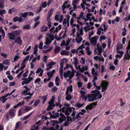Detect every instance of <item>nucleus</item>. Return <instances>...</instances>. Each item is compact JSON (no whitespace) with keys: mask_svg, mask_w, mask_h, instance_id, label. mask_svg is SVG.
Listing matches in <instances>:
<instances>
[{"mask_svg":"<svg viewBox=\"0 0 130 130\" xmlns=\"http://www.w3.org/2000/svg\"><path fill=\"white\" fill-rule=\"evenodd\" d=\"M51 43V41H50V39H49L48 38H47L46 39V43H45V44H48L50 43Z\"/></svg>","mask_w":130,"mask_h":130,"instance_id":"680f3d73","label":"nucleus"},{"mask_svg":"<svg viewBox=\"0 0 130 130\" xmlns=\"http://www.w3.org/2000/svg\"><path fill=\"white\" fill-rule=\"evenodd\" d=\"M84 44H82L76 50V53L77 54L78 53V51L80 49H82L83 48H84L85 46H84Z\"/></svg>","mask_w":130,"mask_h":130,"instance_id":"a878e982","label":"nucleus"},{"mask_svg":"<svg viewBox=\"0 0 130 130\" xmlns=\"http://www.w3.org/2000/svg\"><path fill=\"white\" fill-rule=\"evenodd\" d=\"M88 98V101H89L90 102H93L94 101H95L97 99L96 98Z\"/></svg>","mask_w":130,"mask_h":130,"instance_id":"09e8293b","label":"nucleus"},{"mask_svg":"<svg viewBox=\"0 0 130 130\" xmlns=\"http://www.w3.org/2000/svg\"><path fill=\"white\" fill-rule=\"evenodd\" d=\"M60 50V47H56L54 50V53H56L59 52Z\"/></svg>","mask_w":130,"mask_h":130,"instance_id":"58836bf2","label":"nucleus"},{"mask_svg":"<svg viewBox=\"0 0 130 130\" xmlns=\"http://www.w3.org/2000/svg\"><path fill=\"white\" fill-rule=\"evenodd\" d=\"M127 76L128 77L124 81V82L126 83L130 79V72H128L127 74Z\"/></svg>","mask_w":130,"mask_h":130,"instance_id":"f704fd0d","label":"nucleus"},{"mask_svg":"<svg viewBox=\"0 0 130 130\" xmlns=\"http://www.w3.org/2000/svg\"><path fill=\"white\" fill-rule=\"evenodd\" d=\"M56 64V63H55L53 61L49 63L47 65V67H49V68H51L52 66H54Z\"/></svg>","mask_w":130,"mask_h":130,"instance_id":"5701e85b","label":"nucleus"},{"mask_svg":"<svg viewBox=\"0 0 130 130\" xmlns=\"http://www.w3.org/2000/svg\"><path fill=\"white\" fill-rule=\"evenodd\" d=\"M64 64V62L63 61H61L60 63V68H63V65Z\"/></svg>","mask_w":130,"mask_h":130,"instance_id":"864d4df0","label":"nucleus"},{"mask_svg":"<svg viewBox=\"0 0 130 130\" xmlns=\"http://www.w3.org/2000/svg\"><path fill=\"white\" fill-rule=\"evenodd\" d=\"M93 106L92 104H91L90 105H88V106H87L86 107V110H91L93 108Z\"/></svg>","mask_w":130,"mask_h":130,"instance_id":"473e14b6","label":"nucleus"},{"mask_svg":"<svg viewBox=\"0 0 130 130\" xmlns=\"http://www.w3.org/2000/svg\"><path fill=\"white\" fill-rule=\"evenodd\" d=\"M41 81V79L40 78H38L35 81V83H38V84H40V82Z\"/></svg>","mask_w":130,"mask_h":130,"instance_id":"c03bdc74","label":"nucleus"},{"mask_svg":"<svg viewBox=\"0 0 130 130\" xmlns=\"http://www.w3.org/2000/svg\"><path fill=\"white\" fill-rule=\"evenodd\" d=\"M24 87L25 89H26V90H24L22 92L23 93H26L30 90V89L29 88H28L26 86H24Z\"/></svg>","mask_w":130,"mask_h":130,"instance_id":"4c0bfd02","label":"nucleus"},{"mask_svg":"<svg viewBox=\"0 0 130 130\" xmlns=\"http://www.w3.org/2000/svg\"><path fill=\"white\" fill-rule=\"evenodd\" d=\"M17 39L15 40V43H18L19 44L21 45L22 44V41L21 40V38L20 37H17Z\"/></svg>","mask_w":130,"mask_h":130,"instance_id":"f8f14e48","label":"nucleus"},{"mask_svg":"<svg viewBox=\"0 0 130 130\" xmlns=\"http://www.w3.org/2000/svg\"><path fill=\"white\" fill-rule=\"evenodd\" d=\"M54 85V84L52 82H50L48 83V86L49 87H51L53 86Z\"/></svg>","mask_w":130,"mask_h":130,"instance_id":"4d7b16f0","label":"nucleus"},{"mask_svg":"<svg viewBox=\"0 0 130 130\" xmlns=\"http://www.w3.org/2000/svg\"><path fill=\"white\" fill-rule=\"evenodd\" d=\"M60 100L59 99V97L58 98V104L57 103H56V105L57 106H59L60 107V108H61L62 106V105L61 104H60Z\"/></svg>","mask_w":130,"mask_h":130,"instance_id":"a18cd8bd","label":"nucleus"},{"mask_svg":"<svg viewBox=\"0 0 130 130\" xmlns=\"http://www.w3.org/2000/svg\"><path fill=\"white\" fill-rule=\"evenodd\" d=\"M109 85V83L106 81H103L102 83L100 84V85L102 87H105L106 88H107Z\"/></svg>","mask_w":130,"mask_h":130,"instance_id":"1a4fd4ad","label":"nucleus"},{"mask_svg":"<svg viewBox=\"0 0 130 130\" xmlns=\"http://www.w3.org/2000/svg\"><path fill=\"white\" fill-rule=\"evenodd\" d=\"M61 117L59 119V122H58L57 121L53 120L52 121L53 123L52 125L54 126L55 124H59L62 122L63 121H65L67 119V117L64 116L63 114H60Z\"/></svg>","mask_w":130,"mask_h":130,"instance_id":"f03ea898","label":"nucleus"},{"mask_svg":"<svg viewBox=\"0 0 130 130\" xmlns=\"http://www.w3.org/2000/svg\"><path fill=\"white\" fill-rule=\"evenodd\" d=\"M99 44H98L97 45V49L98 50L99 53L100 54H101L102 51V48L101 46H99Z\"/></svg>","mask_w":130,"mask_h":130,"instance_id":"412c9836","label":"nucleus"},{"mask_svg":"<svg viewBox=\"0 0 130 130\" xmlns=\"http://www.w3.org/2000/svg\"><path fill=\"white\" fill-rule=\"evenodd\" d=\"M23 29L24 30L26 29L27 30H29L31 28V27L30 25L28 24H26L24 26L22 27Z\"/></svg>","mask_w":130,"mask_h":130,"instance_id":"aec40b11","label":"nucleus"},{"mask_svg":"<svg viewBox=\"0 0 130 130\" xmlns=\"http://www.w3.org/2000/svg\"><path fill=\"white\" fill-rule=\"evenodd\" d=\"M106 39V37L105 35H102L100 37L99 41H101L103 40H105Z\"/></svg>","mask_w":130,"mask_h":130,"instance_id":"79ce46f5","label":"nucleus"},{"mask_svg":"<svg viewBox=\"0 0 130 130\" xmlns=\"http://www.w3.org/2000/svg\"><path fill=\"white\" fill-rule=\"evenodd\" d=\"M31 114H29L28 115L25 116L23 118H22L21 119V120H25L28 118L30 116Z\"/></svg>","mask_w":130,"mask_h":130,"instance_id":"37998d69","label":"nucleus"},{"mask_svg":"<svg viewBox=\"0 0 130 130\" xmlns=\"http://www.w3.org/2000/svg\"><path fill=\"white\" fill-rule=\"evenodd\" d=\"M7 77L8 79L10 80H12L13 78L14 77L12 75H8L7 76Z\"/></svg>","mask_w":130,"mask_h":130,"instance_id":"774afa93","label":"nucleus"},{"mask_svg":"<svg viewBox=\"0 0 130 130\" xmlns=\"http://www.w3.org/2000/svg\"><path fill=\"white\" fill-rule=\"evenodd\" d=\"M71 71L70 70H68V71H65L64 72V76L65 78H67L69 76L70 74Z\"/></svg>","mask_w":130,"mask_h":130,"instance_id":"4468645a","label":"nucleus"},{"mask_svg":"<svg viewBox=\"0 0 130 130\" xmlns=\"http://www.w3.org/2000/svg\"><path fill=\"white\" fill-rule=\"evenodd\" d=\"M40 102V101L39 100H36L35 101L34 104H33V106L34 107H36L39 104Z\"/></svg>","mask_w":130,"mask_h":130,"instance_id":"e433bc0d","label":"nucleus"},{"mask_svg":"<svg viewBox=\"0 0 130 130\" xmlns=\"http://www.w3.org/2000/svg\"><path fill=\"white\" fill-rule=\"evenodd\" d=\"M67 120L70 123H71L73 120V117L72 118L70 117L69 116H68L67 118Z\"/></svg>","mask_w":130,"mask_h":130,"instance_id":"c85d7f7f","label":"nucleus"},{"mask_svg":"<svg viewBox=\"0 0 130 130\" xmlns=\"http://www.w3.org/2000/svg\"><path fill=\"white\" fill-rule=\"evenodd\" d=\"M55 27L54 26H53L51 29H50V31L51 32L49 35V37H52L54 36V35L56 33H53L52 34V33Z\"/></svg>","mask_w":130,"mask_h":130,"instance_id":"9d476101","label":"nucleus"},{"mask_svg":"<svg viewBox=\"0 0 130 130\" xmlns=\"http://www.w3.org/2000/svg\"><path fill=\"white\" fill-rule=\"evenodd\" d=\"M29 55H27L25 57V58L24 59L22 63L21 64V65H23V64L26 61H27L29 58Z\"/></svg>","mask_w":130,"mask_h":130,"instance_id":"bb28decb","label":"nucleus"},{"mask_svg":"<svg viewBox=\"0 0 130 130\" xmlns=\"http://www.w3.org/2000/svg\"><path fill=\"white\" fill-rule=\"evenodd\" d=\"M52 47H50V48L47 49V50H43L42 51V53H47L49 52L50 51L52 50Z\"/></svg>","mask_w":130,"mask_h":130,"instance_id":"cd10ccee","label":"nucleus"},{"mask_svg":"<svg viewBox=\"0 0 130 130\" xmlns=\"http://www.w3.org/2000/svg\"><path fill=\"white\" fill-rule=\"evenodd\" d=\"M32 77H28L26 78L25 81H23L22 83V85H23L25 84H27L29 83L32 79Z\"/></svg>","mask_w":130,"mask_h":130,"instance_id":"39448f33","label":"nucleus"},{"mask_svg":"<svg viewBox=\"0 0 130 130\" xmlns=\"http://www.w3.org/2000/svg\"><path fill=\"white\" fill-rule=\"evenodd\" d=\"M47 74L48 76V77H52L53 76V74L52 73H51V72H49L47 73Z\"/></svg>","mask_w":130,"mask_h":130,"instance_id":"49530a36","label":"nucleus"},{"mask_svg":"<svg viewBox=\"0 0 130 130\" xmlns=\"http://www.w3.org/2000/svg\"><path fill=\"white\" fill-rule=\"evenodd\" d=\"M130 59V55L129 54H125L124 56L123 60H129Z\"/></svg>","mask_w":130,"mask_h":130,"instance_id":"dca6fc26","label":"nucleus"},{"mask_svg":"<svg viewBox=\"0 0 130 130\" xmlns=\"http://www.w3.org/2000/svg\"><path fill=\"white\" fill-rule=\"evenodd\" d=\"M77 38L76 39V40L77 43H79L83 40L82 38L79 35V34H77Z\"/></svg>","mask_w":130,"mask_h":130,"instance_id":"6e6552de","label":"nucleus"},{"mask_svg":"<svg viewBox=\"0 0 130 130\" xmlns=\"http://www.w3.org/2000/svg\"><path fill=\"white\" fill-rule=\"evenodd\" d=\"M90 26L88 25L87 26H85L84 27V29L85 32H87L90 30Z\"/></svg>","mask_w":130,"mask_h":130,"instance_id":"a19ab883","label":"nucleus"},{"mask_svg":"<svg viewBox=\"0 0 130 130\" xmlns=\"http://www.w3.org/2000/svg\"><path fill=\"white\" fill-rule=\"evenodd\" d=\"M50 118H51L55 119L56 118H58L59 116V114H50Z\"/></svg>","mask_w":130,"mask_h":130,"instance_id":"f3484780","label":"nucleus"},{"mask_svg":"<svg viewBox=\"0 0 130 130\" xmlns=\"http://www.w3.org/2000/svg\"><path fill=\"white\" fill-rule=\"evenodd\" d=\"M81 61H80V63L83 64H84L85 63V59L83 57H81Z\"/></svg>","mask_w":130,"mask_h":130,"instance_id":"052dcab7","label":"nucleus"},{"mask_svg":"<svg viewBox=\"0 0 130 130\" xmlns=\"http://www.w3.org/2000/svg\"><path fill=\"white\" fill-rule=\"evenodd\" d=\"M82 85L83 83L82 82H79L77 83L78 86L79 88L82 87Z\"/></svg>","mask_w":130,"mask_h":130,"instance_id":"13d9d810","label":"nucleus"},{"mask_svg":"<svg viewBox=\"0 0 130 130\" xmlns=\"http://www.w3.org/2000/svg\"><path fill=\"white\" fill-rule=\"evenodd\" d=\"M21 30H19L13 31L12 32L9 33L8 36L10 40H14L15 36H19L21 34Z\"/></svg>","mask_w":130,"mask_h":130,"instance_id":"f257e3e1","label":"nucleus"},{"mask_svg":"<svg viewBox=\"0 0 130 130\" xmlns=\"http://www.w3.org/2000/svg\"><path fill=\"white\" fill-rule=\"evenodd\" d=\"M98 95H96L95 94H91L90 95H89V94L88 95V98H96Z\"/></svg>","mask_w":130,"mask_h":130,"instance_id":"393cba45","label":"nucleus"},{"mask_svg":"<svg viewBox=\"0 0 130 130\" xmlns=\"http://www.w3.org/2000/svg\"><path fill=\"white\" fill-rule=\"evenodd\" d=\"M15 110L13 108L10 109L9 111V114H14Z\"/></svg>","mask_w":130,"mask_h":130,"instance_id":"de8ad7c7","label":"nucleus"},{"mask_svg":"<svg viewBox=\"0 0 130 130\" xmlns=\"http://www.w3.org/2000/svg\"><path fill=\"white\" fill-rule=\"evenodd\" d=\"M25 104V101H22L21 102H20L18 103V106L21 107L22 105H24Z\"/></svg>","mask_w":130,"mask_h":130,"instance_id":"ea45409f","label":"nucleus"},{"mask_svg":"<svg viewBox=\"0 0 130 130\" xmlns=\"http://www.w3.org/2000/svg\"><path fill=\"white\" fill-rule=\"evenodd\" d=\"M47 5V3L46 2H44L42 4V8H45Z\"/></svg>","mask_w":130,"mask_h":130,"instance_id":"603ef678","label":"nucleus"},{"mask_svg":"<svg viewBox=\"0 0 130 130\" xmlns=\"http://www.w3.org/2000/svg\"><path fill=\"white\" fill-rule=\"evenodd\" d=\"M13 21L14 22L18 21L19 22H21L23 21V19L21 17L19 18L17 16L13 19Z\"/></svg>","mask_w":130,"mask_h":130,"instance_id":"0eeeda50","label":"nucleus"},{"mask_svg":"<svg viewBox=\"0 0 130 130\" xmlns=\"http://www.w3.org/2000/svg\"><path fill=\"white\" fill-rule=\"evenodd\" d=\"M21 123L19 121L17 122L15 125V128L14 130H16L19 128V127L21 126Z\"/></svg>","mask_w":130,"mask_h":130,"instance_id":"a211bd4d","label":"nucleus"},{"mask_svg":"<svg viewBox=\"0 0 130 130\" xmlns=\"http://www.w3.org/2000/svg\"><path fill=\"white\" fill-rule=\"evenodd\" d=\"M66 97V99L67 101H69L72 98V97L70 94H67Z\"/></svg>","mask_w":130,"mask_h":130,"instance_id":"7c9ffc66","label":"nucleus"},{"mask_svg":"<svg viewBox=\"0 0 130 130\" xmlns=\"http://www.w3.org/2000/svg\"><path fill=\"white\" fill-rule=\"evenodd\" d=\"M38 45H36L34 48V51L33 52V54H36L37 52L38 51Z\"/></svg>","mask_w":130,"mask_h":130,"instance_id":"b1692460","label":"nucleus"},{"mask_svg":"<svg viewBox=\"0 0 130 130\" xmlns=\"http://www.w3.org/2000/svg\"><path fill=\"white\" fill-rule=\"evenodd\" d=\"M40 23V22H36L35 23V24L34 26V28H36L37 27L38 25H39V24Z\"/></svg>","mask_w":130,"mask_h":130,"instance_id":"6e6d98bb","label":"nucleus"},{"mask_svg":"<svg viewBox=\"0 0 130 130\" xmlns=\"http://www.w3.org/2000/svg\"><path fill=\"white\" fill-rule=\"evenodd\" d=\"M47 95L43 96H42V98L43 99V101L42 102V104H43L46 101L47 99Z\"/></svg>","mask_w":130,"mask_h":130,"instance_id":"2f4dec72","label":"nucleus"},{"mask_svg":"<svg viewBox=\"0 0 130 130\" xmlns=\"http://www.w3.org/2000/svg\"><path fill=\"white\" fill-rule=\"evenodd\" d=\"M66 51L65 50H62L60 53V54L62 55H65Z\"/></svg>","mask_w":130,"mask_h":130,"instance_id":"338daca9","label":"nucleus"},{"mask_svg":"<svg viewBox=\"0 0 130 130\" xmlns=\"http://www.w3.org/2000/svg\"><path fill=\"white\" fill-rule=\"evenodd\" d=\"M58 88L56 86L54 87L52 89L51 91L53 92H55L57 90Z\"/></svg>","mask_w":130,"mask_h":130,"instance_id":"8fccbe9b","label":"nucleus"},{"mask_svg":"<svg viewBox=\"0 0 130 130\" xmlns=\"http://www.w3.org/2000/svg\"><path fill=\"white\" fill-rule=\"evenodd\" d=\"M47 56H44L43 61L44 62H46L47 60Z\"/></svg>","mask_w":130,"mask_h":130,"instance_id":"e2e57ef3","label":"nucleus"},{"mask_svg":"<svg viewBox=\"0 0 130 130\" xmlns=\"http://www.w3.org/2000/svg\"><path fill=\"white\" fill-rule=\"evenodd\" d=\"M70 122L68 121L67 120L65 121L64 123L63 124V125L65 126H68L70 124Z\"/></svg>","mask_w":130,"mask_h":130,"instance_id":"3c124183","label":"nucleus"},{"mask_svg":"<svg viewBox=\"0 0 130 130\" xmlns=\"http://www.w3.org/2000/svg\"><path fill=\"white\" fill-rule=\"evenodd\" d=\"M53 108H52L49 105H48L47 106V108L46 109V110H44L43 112V114H45L46 113V111H48L50 110H51Z\"/></svg>","mask_w":130,"mask_h":130,"instance_id":"c756f323","label":"nucleus"},{"mask_svg":"<svg viewBox=\"0 0 130 130\" xmlns=\"http://www.w3.org/2000/svg\"><path fill=\"white\" fill-rule=\"evenodd\" d=\"M66 108L65 107H63L61 108L60 109V111H62L63 112H65Z\"/></svg>","mask_w":130,"mask_h":130,"instance_id":"bf43d9fd","label":"nucleus"},{"mask_svg":"<svg viewBox=\"0 0 130 130\" xmlns=\"http://www.w3.org/2000/svg\"><path fill=\"white\" fill-rule=\"evenodd\" d=\"M52 10V9H51L49 11L48 13V15H49L50 16H51V15L53 13V10Z\"/></svg>","mask_w":130,"mask_h":130,"instance_id":"5fc2aeb1","label":"nucleus"},{"mask_svg":"<svg viewBox=\"0 0 130 130\" xmlns=\"http://www.w3.org/2000/svg\"><path fill=\"white\" fill-rule=\"evenodd\" d=\"M123 30L122 32V35L123 36H125L127 32V30L125 29V28H124L123 29Z\"/></svg>","mask_w":130,"mask_h":130,"instance_id":"c9c22d12","label":"nucleus"},{"mask_svg":"<svg viewBox=\"0 0 130 130\" xmlns=\"http://www.w3.org/2000/svg\"><path fill=\"white\" fill-rule=\"evenodd\" d=\"M75 114H72V117H73V120L74 121L75 120L77 119L80 116L79 115V114H76L75 116Z\"/></svg>","mask_w":130,"mask_h":130,"instance_id":"4be33fe9","label":"nucleus"},{"mask_svg":"<svg viewBox=\"0 0 130 130\" xmlns=\"http://www.w3.org/2000/svg\"><path fill=\"white\" fill-rule=\"evenodd\" d=\"M74 73H73V74H69V78L70 80H71L72 78L73 77V76H74Z\"/></svg>","mask_w":130,"mask_h":130,"instance_id":"0e129e2a","label":"nucleus"},{"mask_svg":"<svg viewBox=\"0 0 130 130\" xmlns=\"http://www.w3.org/2000/svg\"><path fill=\"white\" fill-rule=\"evenodd\" d=\"M72 111V108L71 107H67L66 109L65 112L64 114H70L68 112L71 113Z\"/></svg>","mask_w":130,"mask_h":130,"instance_id":"9b49d317","label":"nucleus"},{"mask_svg":"<svg viewBox=\"0 0 130 130\" xmlns=\"http://www.w3.org/2000/svg\"><path fill=\"white\" fill-rule=\"evenodd\" d=\"M48 29V27L46 26L45 25L42 26L40 29L41 31L43 34L45 33V32L47 31Z\"/></svg>","mask_w":130,"mask_h":130,"instance_id":"423d86ee","label":"nucleus"},{"mask_svg":"<svg viewBox=\"0 0 130 130\" xmlns=\"http://www.w3.org/2000/svg\"><path fill=\"white\" fill-rule=\"evenodd\" d=\"M68 2V1H65L63 4L62 6V10H64V9H65L67 7L66 5H67Z\"/></svg>","mask_w":130,"mask_h":130,"instance_id":"6ab92c4d","label":"nucleus"},{"mask_svg":"<svg viewBox=\"0 0 130 130\" xmlns=\"http://www.w3.org/2000/svg\"><path fill=\"white\" fill-rule=\"evenodd\" d=\"M98 37V36H95L92 39H91L90 37H89V39L90 40V43L92 45L94 46L96 45L97 43V39Z\"/></svg>","mask_w":130,"mask_h":130,"instance_id":"7ed1b4c3","label":"nucleus"},{"mask_svg":"<svg viewBox=\"0 0 130 130\" xmlns=\"http://www.w3.org/2000/svg\"><path fill=\"white\" fill-rule=\"evenodd\" d=\"M10 60H9L8 59H6L4 60L2 62V64L5 65L9 66L10 64Z\"/></svg>","mask_w":130,"mask_h":130,"instance_id":"2eb2a0df","label":"nucleus"},{"mask_svg":"<svg viewBox=\"0 0 130 130\" xmlns=\"http://www.w3.org/2000/svg\"><path fill=\"white\" fill-rule=\"evenodd\" d=\"M92 15V14L91 13H88L86 15V17L88 19H89V18H90V16H91Z\"/></svg>","mask_w":130,"mask_h":130,"instance_id":"69168bd1","label":"nucleus"},{"mask_svg":"<svg viewBox=\"0 0 130 130\" xmlns=\"http://www.w3.org/2000/svg\"><path fill=\"white\" fill-rule=\"evenodd\" d=\"M4 0H0V8H3L4 7Z\"/></svg>","mask_w":130,"mask_h":130,"instance_id":"72a5a7b5","label":"nucleus"},{"mask_svg":"<svg viewBox=\"0 0 130 130\" xmlns=\"http://www.w3.org/2000/svg\"><path fill=\"white\" fill-rule=\"evenodd\" d=\"M28 14V12H25L24 13H21L19 14V16L21 17H23L25 18Z\"/></svg>","mask_w":130,"mask_h":130,"instance_id":"ddd939ff","label":"nucleus"},{"mask_svg":"<svg viewBox=\"0 0 130 130\" xmlns=\"http://www.w3.org/2000/svg\"><path fill=\"white\" fill-rule=\"evenodd\" d=\"M30 107L28 106H26L25 108H21L19 111V114H21L22 113H25L28 111L29 110L31 109Z\"/></svg>","mask_w":130,"mask_h":130,"instance_id":"20e7f679","label":"nucleus"}]
</instances>
